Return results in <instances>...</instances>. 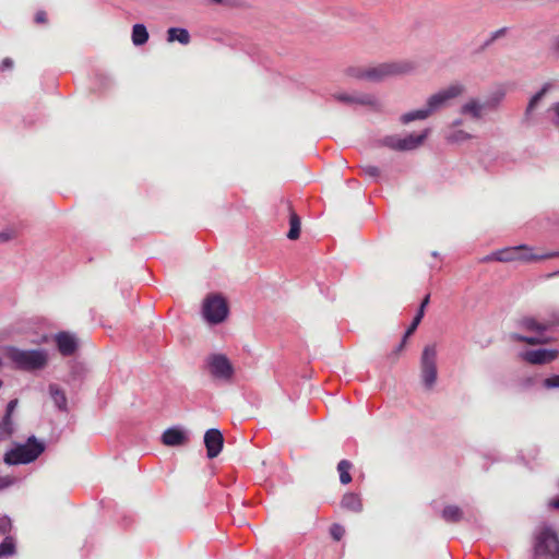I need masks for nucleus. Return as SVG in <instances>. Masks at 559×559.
<instances>
[{"instance_id": "obj_12", "label": "nucleus", "mask_w": 559, "mask_h": 559, "mask_svg": "<svg viewBox=\"0 0 559 559\" xmlns=\"http://www.w3.org/2000/svg\"><path fill=\"white\" fill-rule=\"evenodd\" d=\"M224 438L218 429L211 428L204 435V444L209 459L216 457L223 449Z\"/></svg>"}, {"instance_id": "obj_33", "label": "nucleus", "mask_w": 559, "mask_h": 559, "mask_svg": "<svg viewBox=\"0 0 559 559\" xmlns=\"http://www.w3.org/2000/svg\"><path fill=\"white\" fill-rule=\"evenodd\" d=\"M361 171L365 176L377 180L380 176V169L373 165H365L361 167Z\"/></svg>"}, {"instance_id": "obj_17", "label": "nucleus", "mask_w": 559, "mask_h": 559, "mask_svg": "<svg viewBox=\"0 0 559 559\" xmlns=\"http://www.w3.org/2000/svg\"><path fill=\"white\" fill-rule=\"evenodd\" d=\"M430 130L426 129L420 134L411 133L404 138H401V151H413L419 147L427 139Z\"/></svg>"}, {"instance_id": "obj_41", "label": "nucleus", "mask_w": 559, "mask_h": 559, "mask_svg": "<svg viewBox=\"0 0 559 559\" xmlns=\"http://www.w3.org/2000/svg\"><path fill=\"white\" fill-rule=\"evenodd\" d=\"M17 405V400H11L7 405V412L4 417L12 419V414Z\"/></svg>"}, {"instance_id": "obj_8", "label": "nucleus", "mask_w": 559, "mask_h": 559, "mask_svg": "<svg viewBox=\"0 0 559 559\" xmlns=\"http://www.w3.org/2000/svg\"><path fill=\"white\" fill-rule=\"evenodd\" d=\"M202 313L206 322L218 324L227 318L228 307L222 296L211 295L203 302Z\"/></svg>"}, {"instance_id": "obj_29", "label": "nucleus", "mask_w": 559, "mask_h": 559, "mask_svg": "<svg viewBox=\"0 0 559 559\" xmlns=\"http://www.w3.org/2000/svg\"><path fill=\"white\" fill-rule=\"evenodd\" d=\"M13 432V421L9 417H3L0 421V440L8 439Z\"/></svg>"}, {"instance_id": "obj_22", "label": "nucleus", "mask_w": 559, "mask_h": 559, "mask_svg": "<svg viewBox=\"0 0 559 559\" xmlns=\"http://www.w3.org/2000/svg\"><path fill=\"white\" fill-rule=\"evenodd\" d=\"M429 117H430V115H429V112L427 111V109H426V107L424 105L419 109H415V110H412V111L403 114L400 117V121L403 124H408V123H411V122H413L415 120H426Z\"/></svg>"}, {"instance_id": "obj_10", "label": "nucleus", "mask_w": 559, "mask_h": 559, "mask_svg": "<svg viewBox=\"0 0 559 559\" xmlns=\"http://www.w3.org/2000/svg\"><path fill=\"white\" fill-rule=\"evenodd\" d=\"M333 98L340 103L353 106V105H360V106H368L371 108H379L380 102L374 95L371 94H361V93H355V94H348V93H335L333 94Z\"/></svg>"}, {"instance_id": "obj_28", "label": "nucleus", "mask_w": 559, "mask_h": 559, "mask_svg": "<svg viewBox=\"0 0 559 559\" xmlns=\"http://www.w3.org/2000/svg\"><path fill=\"white\" fill-rule=\"evenodd\" d=\"M289 225L290 228L288 230L287 238L290 240H296L300 235V219L294 212L290 213Z\"/></svg>"}, {"instance_id": "obj_4", "label": "nucleus", "mask_w": 559, "mask_h": 559, "mask_svg": "<svg viewBox=\"0 0 559 559\" xmlns=\"http://www.w3.org/2000/svg\"><path fill=\"white\" fill-rule=\"evenodd\" d=\"M535 559H559V539L548 525L538 528L534 545Z\"/></svg>"}, {"instance_id": "obj_43", "label": "nucleus", "mask_w": 559, "mask_h": 559, "mask_svg": "<svg viewBox=\"0 0 559 559\" xmlns=\"http://www.w3.org/2000/svg\"><path fill=\"white\" fill-rule=\"evenodd\" d=\"M550 48L559 53V34L551 39Z\"/></svg>"}, {"instance_id": "obj_27", "label": "nucleus", "mask_w": 559, "mask_h": 559, "mask_svg": "<svg viewBox=\"0 0 559 559\" xmlns=\"http://www.w3.org/2000/svg\"><path fill=\"white\" fill-rule=\"evenodd\" d=\"M352 468V463L347 460H342L337 464V471L340 473V481L343 485H347L352 481V476L349 471Z\"/></svg>"}, {"instance_id": "obj_30", "label": "nucleus", "mask_w": 559, "mask_h": 559, "mask_svg": "<svg viewBox=\"0 0 559 559\" xmlns=\"http://www.w3.org/2000/svg\"><path fill=\"white\" fill-rule=\"evenodd\" d=\"M346 74L357 80L367 81L368 67H350L346 70Z\"/></svg>"}, {"instance_id": "obj_26", "label": "nucleus", "mask_w": 559, "mask_h": 559, "mask_svg": "<svg viewBox=\"0 0 559 559\" xmlns=\"http://www.w3.org/2000/svg\"><path fill=\"white\" fill-rule=\"evenodd\" d=\"M442 518L447 522L455 523L462 520L463 512L456 506H447L442 511Z\"/></svg>"}, {"instance_id": "obj_34", "label": "nucleus", "mask_w": 559, "mask_h": 559, "mask_svg": "<svg viewBox=\"0 0 559 559\" xmlns=\"http://www.w3.org/2000/svg\"><path fill=\"white\" fill-rule=\"evenodd\" d=\"M547 111L551 115L552 124L559 128V102L554 103Z\"/></svg>"}, {"instance_id": "obj_15", "label": "nucleus", "mask_w": 559, "mask_h": 559, "mask_svg": "<svg viewBox=\"0 0 559 559\" xmlns=\"http://www.w3.org/2000/svg\"><path fill=\"white\" fill-rule=\"evenodd\" d=\"M55 341L58 347V350L63 356H71L75 353L78 348L76 337L68 332H60L56 334Z\"/></svg>"}, {"instance_id": "obj_24", "label": "nucleus", "mask_w": 559, "mask_h": 559, "mask_svg": "<svg viewBox=\"0 0 559 559\" xmlns=\"http://www.w3.org/2000/svg\"><path fill=\"white\" fill-rule=\"evenodd\" d=\"M132 43L134 46H142L148 40V32L144 24H134L132 27Z\"/></svg>"}, {"instance_id": "obj_38", "label": "nucleus", "mask_w": 559, "mask_h": 559, "mask_svg": "<svg viewBox=\"0 0 559 559\" xmlns=\"http://www.w3.org/2000/svg\"><path fill=\"white\" fill-rule=\"evenodd\" d=\"M15 238V231L13 229H4L0 231V243L8 242Z\"/></svg>"}, {"instance_id": "obj_42", "label": "nucleus", "mask_w": 559, "mask_h": 559, "mask_svg": "<svg viewBox=\"0 0 559 559\" xmlns=\"http://www.w3.org/2000/svg\"><path fill=\"white\" fill-rule=\"evenodd\" d=\"M13 67V60L11 58H4L1 62V70H9Z\"/></svg>"}, {"instance_id": "obj_25", "label": "nucleus", "mask_w": 559, "mask_h": 559, "mask_svg": "<svg viewBox=\"0 0 559 559\" xmlns=\"http://www.w3.org/2000/svg\"><path fill=\"white\" fill-rule=\"evenodd\" d=\"M16 552V543L13 536H5L0 544V559L13 556Z\"/></svg>"}, {"instance_id": "obj_45", "label": "nucleus", "mask_w": 559, "mask_h": 559, "mask_svg": "<svg viewBox=\"0 0 559 559\" xmlns=\"http://www.w3.org/2000/svg\"><path fill=\"white\" fill-rule=\"evenodd\" d=\"M428 304H429V295H427V296L423 299V301H421V304H420V307H419V309H418V311H421V317H424L425 308L427 307V305H428Z\"/></svg>"}, {"instance_id": "obj_21", "label": "nucleus", "mask_w": 559, "mask_h": 559, "mask_svg": "<svg viewBox=\"0 0 559 559\" xmlns=\"http://www.w3.org/2000/svg\"><path fill=\"white\" fill-rule=\"evenodd\" d=\"M190 34L186 28L170 27L167 31V40L169 43L178 41L181 45H188L190 43Z\"/></svg>"}, {"instance_id": "obj_36", "label": "nucleus", "mask_w": 559, "mask_h": 559, "mask_svg": "<svg viewBox=\"0 0 559 559\" xmlns=\"http://www.w3.org/2000/svg\"><path fill=\"white\" fill-rule=\"evenodd\" d=\"M330 533L335 540H340L345 534V528L340 524H333Z\"/></svg>"}, {"instance_id": "obj_31", "label": "nucleus", "mask_w": 559, "mask_h": 559, "mask_svg": "<svg viewBox=\"0 0 559 559\" xmlns=\"http://www.w3.org/2000/svg\"><path fill=\"white\" fill-rule=\"evenodd\" d=\"M401 138L397 135H388L381 140V144L395 151H401Z\"/></svg>"}, {"instance_id": "obj_6", "label": "nucleus", "mask_w": 559, "mask_h": 559, "mask_svg": "<svg viewBox=\"0 0 559 559\" xmlns=\"http://www.w3.org/2000/svg\"><path fill=\"white\" fill-rule=\"evenodd\" d=\"M438 349L436 344L426 345L420 356V379L426 390H431L438 378Z\"/></svg>"}, {"instance_id": "obj_44", "label": "nucleus", "mask_w": 559, "mask_h": 559, "mask_svg": "<svg viewBox=\"0 0 559 559\" xmlns=\"http://www.w3.org/2000/svg\"><path fill=\"white\" fill-rule=\"evenodd\" d=\"M35 22L36 23H44L46 22V13L44 11H39L35 15Z\"/></svg>"}, {"instance_id": "obj_47", "label": "nucleus", "mask_w": 559, "mask_h": 559, "mask_svg": "<svg viewBox=\"0 0 559 559\" xmlns=\"http://www.w3.org/2000/svg\"><path fill=\"white\" fill-rule=\"evenodd\" d=\"M549 506L559 509V498L550 501Z\"/></svg>"}, {"instance_id": "obj_2", "label": "nucleus", "mask_w": 559, "mask_h": 559, "mask_svg": "<svg viewBox=\"0 0 559 559\" xmlns=\"http://www.w3.org/2000/svg\"><path fill=\"white\" fill-rule=\"evenodd\" d=\"M4 356L10 359L17 369L36 370L47 364V353L44 349H20L13 346L3 348Z\"/></svg>"}, {"instance_id": "obj_18", "label": "nucleus", "mask_w": 559, "mask_h": 559, "mask_svg": "<svg viewBox=\"0 0 559 559\" xmlns=\"http://www.w3.org/2000/svg\"><path fill=\"white\" fill-rule=\"evenodd\" d=\"M554 87H555V84L552 82H546L543 84L540 90L531 97V99L527 104V107L525 109L526 117L532 115V112L538 106L539 102L546 96L547 93H549L551 90H554Z\"/></svg>"}, {"instance_id": "obj_14", "label": "nucleus", "mask_w": 559, "mask_h": 559, "mask_svg": "<svg viewBox=\"0 0 559 559\" xmlns=\"http://www.w3.org/2000/svg\"><path fill=\"white\" fill-rule=\"evenodd\" d=\"M557 355V350L539 348L523 353V358L530 364L542 365L552 361Z\"/></svg>"}, {"instance_id": "obj_3", "label": "nucleus", "mask_w": 559, "mask_h": 559, "mask_svg": "<svg viewBox=\"0 0 559 559\" xmlns=\"http://www.w3.org/2000/svg\"><path fill=\"white\" fill-rule=\"evenodd\" d=\"M45 448L43 441L32 436L25 443L16 444L7 451L3 461L8 465L28 464L34 462L45 451Z\"/></svg>"}, {"instance_id": "obj_23", "label": "nucleus", "mask_w": 559, "mask_h": 559, "mask_svg": "<svg viewBox=\"0 0 559 559\" xmlns=\"http://www.w3.org/2000/svg\"><path fill=\"white\" fill-rule=\"evenodd\" d=\"M472 139V134L457 128H447L445 140L449 143H462Z\"/></svg>"}, {"instance_id": "obj_19", "label": "nucleus", "mask_w": 559, "mask_h": 559, "mask_svg": "<svg viewBox=\"0 0 559 559\" xmlns=\"http://www.w3.org/2000/svg\"><path fill=\"white\" fill-rule=\"evenodd\" d=\"M49 394L56 407L61 412L68 411V400L64 391L57 384L49 385Z\"/></svg>"}, {"instance_id": "obj_35", "label": "nucleus", "mask_w": 559, "mask_h": 559, "mask_svg": "<svg viewBox=\"0 0 559 559\" xmlns=\"http://www.w3.org/2000/svg\"><path fill=\"white\" fill-rule=\"evenodd\" d=\"M12 523L8 516L0 518V536H9L11 532Z\"/></svg>"}, {"instance_id": "obj_20", "label": "nucleus", "mask_w": 559, "mask_h": 559, "mask_svg": "<svg viewBox=\"0 0 559 559\" xmlns=\"http://www.w3.org/2000/svg\"><path fill=\"white\" fill-rule=\"evenodd\" d=\"M341 506L342 508L356 513H359L362 510L361 499L354 492L345 493L342 498Z\"/></svg>"}, {"instance_id": "obj_1", "label": "nucleus", "mask_w": 559, "mask_h": 559, "mask_svg": "<svg viewBox=\"0 0 559 559\" xmlns=\"http://www.w3.org/2000/svg\"><path fill=\"white\" fill-rule=\"evenodd\" d=\"M531 248L526 245H520L515 247L503 248L501 250H497L488 255H486L483 261H499V262H512V261H539L546 259H552L559 257V251H551L544 254H532Z\"/></svg>"}, {"instance_id": "obj_48", "label": "nucleus", "mask_w": 559, "mask_h": 559, "mask_svg": "<svg viewBox=\"0 0 559 559\" xmlns=\"http://www.w3.org/2000/svg\"><path fill=\"white\" fill-rule=\"evenodd\" d=\"M211 1H212L213 3H215V4H221V3H223V2H224V0H211Z\"/></svg>"}, {"instance_id": "obj_7", "label": "nucleus", "mask_w": 559, "mask_h": 559, "mask_svg": "<svg viewBox=\"0 0 559 559\" xmlns=\"http://www.w3.org/2000/svg\"><path fill=\"white\" fill-rule=\"evenodd\" d=\"M413 69V63L408 61L380 63L368 67L367 81L379 83L392 76L409 73Z\"/></svg>"}, {"instance_id": "obj_37", "label": "nucleus", "mask_w": 559, "mask_h": 559, "mask_svg": "<svg viewBox=\"0 0 559 559\" xmlns=\"http://www.w3.org/2000/svg\"><path fill=\"white\" fill-rule=\"evenodd\" d=\"M506 33H507V28L506 27H502V28H499V29L495 31L490 35V38L485 43V46L491 45L495 40H497L498 38L504 36Z\"/></svg>"}, {"instance_id": "obj_46", "label": "nucleus", "mask_w": 559, "mask_h": 559, "mask_svg": "<svg viewBox=\"0 0 559 559\" xmlns=\"http://www.w3.org/2000/svg\"><path fill=\"white\" fill-rule=\"evenodd\" d=\"M463 124V119L462 118H457L455 120H453L449 126L448 128H457L460 129V127Z\"/></svg>"}, {"instance_id": "obj_13", "label": "nucleus", "mask_w": 559, "mask_h": 559, "mask_svg": "<svg viewBox=\"0 0 559 559\" xmlns=\"http://www.w3.org/2000/svg\"><path fill=\"white\" fill-rule=\"evenodd\" d=\"M486 106V103H483L478 98L472 97L460 107L459 112L463 117H467L473 120H480L484 116Z\"/></svg>"}, {"instance_id": "obj_5", "label": "nucleus", "mask_w": 559, "mask_h": 559, "mask_svg": "<svg viewBox=\"0 0 559 559\" xmlns=\"http://www.w3.org/2000/svg\"><path fill=\"white\" fill-rule=\"evenodd\" d=\"M466 91L462 83H453L438 92L431 94L425 104L430 117L436 112L450 106L451 100L462 96Z\"/></svg>"}, {"instance_id": "obj_39", "label": "nucleus", "mask_w": 559, "mask_h": 559, "mask_svg": "<svg viewBox=\"0 0 559 559\" xmlns=\"http://www.w3.org/2000/svg\"><path fill=\"white\" fill-rule=\"evenodd\" d=\"M15 483L12 476H0V490L11 487Z\"/></svg>"}, {"instance_id": "obj_32", "label": "nucleus", "mask_w": 559, "mask_h": 559, "mask_svg": "<svg viewBox=\"0 0 559 559\" xmlns=\"http://www.w3.org/2000/svg\"><path fill=\"white\" fill-rule=\"evenodd\" d=\"M421 319H423L421 311H418L417 314L415 316V318L413 319L411 326L406 330V332L404 334V340L400 344L399 349H401L403 347L405 340L414 333V331L417 329L418 324L420 323Z\"/></svg>"}, {"instance_id": "obj_9", "label": "nucleus", "mask_w": 559, "mask_h": 559, "mask_svg": "<svg viewBox=\"0 0 559 559\" xmlns=\"http://www.w3.org/2000/svg\"><path fill=\"white\" fill-rule=\"evenodd\" d=\"M206 367L213 378L229 381L234 376V367L224 354H211L207 356Z\"/></svg>"}, {"instance_id": "obj_16", "label": "nucleus", "mask_w": 559, "mask_h": 559, "mask_svg": "<svg viewBox=\"0 0 559 559\" xmlns=\"http://www.w3.org/2000/svg\"><path fill=\"white\" fill-rule=\"evenodd\" d=\"M189 438L187 432L179 427H171L164 431L162 441L168 447L183 445L188 442Z\"/></svg>"}, {"instance_id": "obj_40", "label": "nucleus", "mask_w": 559, "mask_h": 559, "mask_svg": "<svg viewBox=\"0 0 559 559\" xmlns=\"http://www.w3.org/2000/svg\"><path fill=\"white\" fill-rule=\"evenodd\" d=\"M544 385L548 389L559 388V376H552L545 379Z\"/></svg>"}, {"instance_id": "obj_11", "label": "nucleus", "mask_w": 559, "mask_h": 559, "mask_svg": "<svg viewBox=\"0 0 559 559\" xmlns=\"http://www.w3.org/2000/svg\"><path fill=\"white\" fill-rule=\"evenodd\" d=\"M522 324L527 330L537 332L538 335L537 336L527 337V336H522V335L515 334V335H513L514 340H518V341H521V342H525V343H528V344H542V343H546L548 341V338L545 337L543 335V333L549 329V324L539 323V322H537L533 318L524 319L522 321Z\"/></svg>"}]
</instances>
